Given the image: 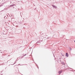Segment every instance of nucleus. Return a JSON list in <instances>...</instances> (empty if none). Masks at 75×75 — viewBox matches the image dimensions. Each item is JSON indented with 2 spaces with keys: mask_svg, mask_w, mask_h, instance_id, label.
Instances as JSON below:
<instances>
[{
  "mask_svg": "<svg viewBox=\"0 0 75 75\" xmlns=\"http://www.w3.org/2000/svg\"><path fill=\"white\" fill-rule=\"evenodd\" d=\"M66 56L67 57H68V53H66Z\"/></svg>",
  "mask_w": 75,
  "mask_h": 75,
  "instance_id": "1",
  "label": "nucleus"
},
{
  "mask_svg": "<svg viewBox=\"0 0 75 75\" xmlns=\"http://www.w3.org/2000/svg\"><path fill=\"white\" fill-rule=\"evenodd\" d=\"M59 74H61V71H59Z\"/></svg>",
  "mask_w": 75,
  "mask_h": 75,
  "instance_id": "2",
  "label": "nucleus"
}]
</instances>
